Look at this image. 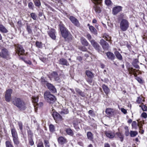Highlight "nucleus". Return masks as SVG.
<instances>
[{
  "mask_svg": "<svg viewBox=\"0 0 147 147\" xmlns=\"http://www.w3.org/2000/svg\"><path fill=\"white\" fill-rule=\"evenodd\" d=\"M6 147H14L11 143V142L9 141H7L5 142Z\"/></svg>",
  "mask_w": 147,
  "mask_h": 147,
  "instance_id": "ea45409f",
  "label": "nucleus"
},
{
  "mask_svg": "<svg viewBox=\"0 0 147 147\" xmlns=\"http://www.w3.org/2000/svg\"><path fill=\"white\" fill-rule=\"evenodd\" d=\"M105 3L107 5H109L111 4V1L110 0H105Z\"/></svg>",
  "mask_w": 147,
  "mask_h": 147,
  "instance_id": "603ef678",
  "label": "nucleus"
},
{
  "mask_svg": "<svg viewBox=\"0 0 147 147\" xmlns=\"http://www.w3.org/2000/svg\"><path fill=\"white\" fill-rule=\"evenodd\" d=\"M129 27V23L128 21L125 19H122L120 22V28L123 31L127 30Z\"/></svg>",
  "mask_w": 147,
  "mask_h": 147,
  "instance_id": "7ed1b4c3",
  "label": "nucleus"
},
{
  "mask_svg": "<svg viewBox=\"0 0 147 147\" xmlns=\"http://www.w3.org/2000/svg\"><path fill=\"white\" fill-rule=\"evenodd\" d=\"M69 19L71 22L75 26H79L80 25V23L78 20L73 16H70Z\"/></svg>",
  "mask_w": 147,
  "mask_h": 147,
  "instance_id": "4468645a",
  "label": "nucleus"
},
{
  "mask_svg": "<svg viewBox=\"0 0 147 147\" xmlns=\"http://www.w3.org/2000/svg\"><path fill=\"white\" fill-rule=\"evenodd\" d=\"M18 125L20 129L21 130H22V123L20 121L18 123Z\"/></svg>",
  "mask_w": 147,
  "mask_h": 147,
  "instance_id": "3c124183",
  "label": "nucleus"
},
{
  "mask_svg": "<svg viewBox=\"0 0 147 147\" xmlns=\"http://www.w3.org/2000/svg\"><path fill=\"white\" fill-rule=\"evenodd\" d=\"M52 78H53L55 81H59L60 80L59 76L57 73L55 71H53L51 74Z\"/></svg>",
  "mask_w": 147,
  "mask_h": 147,
  "instance_id": "f3484780",
  "label": "nucleus"
},
{
  "mask_svg": "<svg viewBox=\"0 0 147 147\" xmlns=\"http://www.w3.org/2000/svg\"><path fill=\"white\" fill-rule=\"evenodd\" d=\"M65 131L67 134L73 136L74 135V133L73 131L70 128H65Z\"/></svg>",
  "mask_w": 147,
  "mask_h": 147,
  "instance_id": "5701e85b",
  "label": "nucleus"
},
{
  "mask_svg": "<svg viewBox=\"0 0 147 147\" xmlns=\"http://www.w3.org/2000/svg\"><path fill=\"white\" fill-rule=\"evenodd\" d=\"M44 95L45 99L50 104L53 103L56 100L55 97L49 91H46Z\"/></svg>",
  "mask_w": 147,
  "mask_h": 147,
  "instance_id": "f03ea898",
  "label": "nucleus"
},
{
  "mask_svg": "<svg viewBox=\"0 0 147 147\" xmlns=\"http://www.w3.org/2000/svg\"><path fill=\"white\" fill-rule=\"evenodd\" d=\"M11 132L13 138L18 137L17 132L15 128L11 129Z\"/></svg>",
  "mask_w": 147,
  "mask_h": 147,
  "instance_id": "2f4dec72",
  "label": "nucleus"
},
{
  "mask_svg": "<svg viewBox=\"0 0 147 147\" xmlns=\"http://www.w3.org/2000/svg\"><path fill=\"white\" fill-rule=\"evenodd\" d=\"M48 88L52 93H56L57 90L56 88L51 83L47 82L46 84Z\"/></svg>",
  "mask_w": 147,
  "mask_h": 147,
  "instance_id": "9b49d317",
  "label": "nucleus"
},
{
  "mask_svg": "<svg viewBox=\"0 0 147 147\" xmlns=\"http://www.w3.org/2000/svg\"><path fill=\"white\" fill-rule=\"evenodd\" d=\"M76 92L80 95L82 97H85V94L83 92H82L81 90L78 88L75 89Z\"/></svg>",
  "mask_w": 147,
  "mask_h": 147,
  "instance_id": "393cba45",
  "label": "nucleus"
},
{
  "mask_svg": "<svg viewBox=\"0 0 147 147\" xmlns=\"http://www.w3.org/2000/svg\"><path fill=\"white\" fill-rule=\"evenodd\" d=\"M121 111L124 114H126L127 113L126 110L125 109L123 108H121Z\"/></svg>",
  "mask_w": 147,
  "mask_h": 147,
  "instance_id": "69168bd1",
  "label": "nucleus"
},
{
  "mask_svg": "<svg viewBox=\"0 0 147 147\" xmlns=\"http://www.w3.org/2000/svg\"><path fill=\"white\" fill-rule=\"evenodd\" d=\"M26 29L28 34H32V31L31 28V26L30 25H27Z\"/></svg>",
  "mask_w": 147,
  "mask_h": 147,
  "instance_id": "4c0bfd02",
  "label": "nucleus"
},
{
  "mask_svg": "<svg viewBox=\"0 0 147 147\" xmlns=\"http://www.w3.org/2000/svg\"><path fill=\"white\" fill-rule=\"evenodd\" d=\"M67 36V38H67L69 40H72V36L70 33L68 34V35Z\"/></svg>",
  "mask_w": 147,
  "mask_h": 147,
  "instance_id": "de8ad7c7",
  "label": "nucleus"
},
{
  "mask_svg": "<svg viewBox=\"0 0 147 147\" xmlns=\"http://www.w3.org/2000/svg\"><path fill=\"white\" fill-rule=\"evenodd\" d=\"M59 62L60 64L62 65H66V66L69 65V64L68 63L67 60L64 58L60 59Z\"/></svg>",
  "mask_w": 147,
  "mask_h": 147,
  "instance_id": "aec40b11",
  "label": "nucleus"
},
{
  "mask_svg": "<svg viewBox=\"0 0 147 147\" xmlns=\"http://www.w3.org/2000/svg\"><path fill=\"white\" fill-rule=\"evenodd\" d=\"M100 43L104 50L107 51L108 50L109 45L104 40L101 39L100 41Z\"/></svg>",
  "mask_w": 147,
  "mask_h": 147,
  "instance_id": "9d476101",
  "label": "nucleus"
},
{
  "mask_svg": "<svg viewBox=\"0 0 147 147\" xmlns=\"http://www.w3.org/2000/svg\"><path fill=\"white\" fill-rule=\"evenodd\" d=\"M55 29H51L48 32V33L50 36L53 39L55 40L56 36L55 35Z\"/></svg>",
  "mask_w": 147,
  "mask_h": 147,
  "instance_id": "2eb2a0df",
  "label": "nucleus"
},
{
  "mask_svg": "<svg viewBox=\"0 0 147 147\" xmlns=\"http://www.w3.org/2000/svg\"><path fill=\"white\" fill-rule=\"evenodd\" d=\"M85 73L88 78H93L94 77V74L89 70H86L85 71Z\"/></svg>",
  "mask_w": 147,
  "mask_h": 147,
  "instance_id": "b1692460",
  "label": "nucleus"
},
{
  "mask_svg": "<svg viewBox=\"0 0 147 147\" xmlns=\"http://www.w3.org/2000/svg\"><path fill=\"white\" fill-rule=\"evenodd\" d=\"M88 114L91 116H93L94 115V111L92 110H90L88 111Z\"/></svg>",
  "mask_w": 147,
  "mask_h": 147,
  "instance_id": "13d9d810",
  "label": "nucleus"
},
{
  "mask_svg": "<svg viewBox=\"0 0 147 147\" xmlns=\"http://www.w3.org/2000/svg\"><path fill=\"white\" fill-rule=\"evenodd\" d=\"M35 5L37 6H39L40 5V1L39 0H34Z\"/></svg>",
  "mask_w": 147,
  "mask_h": 147,
  "instance_id": "49530a36",
  "label": "nucleus"
},
{
  "mask_svg": "<svg viewBox=\"0 0 147 147\" xmlns=\"http://www.w3.org/2000/svg\"><path fill=\"white\" fill-rule=\"evenodd\" d=\"M86 38L89 40L90 41L91 40V39L92 38V37L91 35L89 34H87L86 36Z\"/></svg>",
  "mask_w": 147,
  "mask_h": 147,
  "instance_id": "680f3d73",
  "label": "nucleus"
},
{
  "mask_svg": "<svg viewBox=\"0 0 147 147\" xmlns=\"http://www.w3.org/2000/svg\"><path fill=\"white\" fill-rule=\"evenodd\" d=\"M44 141L45 147H50L49 142L48 140H45Z\"/></svg>",
  "mask_w": 147,
  "mask_h": 147,
  "instance_id": "a18cd8bd",
  "label": "nucleus"
},
{
  "mask_svg": "<svg viewBox=\"0 0 147 147\" xmlns=\"http://www.w3.org/2000/svg\"><path fill=\"white\" fill-rule=\"evenodd\" d=\"M52 115L55 120H61L62 119L61 116L57 112L53 113Z\"/></svg>",
  "mask_w": 147,
  "mask_h": 147,
  "instance_id": "6ab92c4d",
  "label": "nucleus"
},
{
  "mask_svg": "<svg viewBox=\"0 0 147 147\" xmlns=\"http://www.w3.org/2000/svg\"><path fill=\"white\" fill-rule=\"evenodd\" d=\"M29 144L31 146H32L34 144V142L32 138L29 139Z\"/></svg>",
  "mask_w": 147,
  "mask_h": 147,
  "instance_id": "6e6d98bb",
  "label": "nucleus"
},
{
  "mask_svg": "<svg viewBox=\"0 0 147 147\" xmlns=\"http://www.w3.org/2000/svg\"><path fill=\"white\" fill-rule=\"evenodd\" d=\"M141 116L144 118H146L147 117V114L146 113L143 112Z\"/></svg>",
  "mask_w": 147,
  "mask_h": 147,
  "instance_id": "e2e57ef3",
  "label": "nucleus"
},
{
  "mask_svg": "<svg viewBox=\"0 0 147 147\" xmlns=\"http://www.w3.org/2000/svg\"><path fill=\"white\" fill-rule=\"evenodd\" d=\"M58 141L59 143L63 144L66 143V140L63 137L61 136L58 138Z\"/></svg>",
  "mask_w": 147,
  "mask_h": 147,
  "instance_id": "4be33fe9",
  "label": "nucleus"
},
{
  "mask_svg": "<svg viewBox=\"0 0 147 147\" xmlns=\"http://www.w3.org/2000/svg\"><path fill=\"white\" fill-rule=\"evenodd\" d=\"M138 134V132L136 131H131L129 135L131 137H134Z\"/></svg>",
  "mask_w": 147,
  "mask_h": 147,
  "instance_id": "473e14b6",
  "label": "nucleus"
},
{
  "mask_svg": "<svg viewBox=\"0 0 147 147\" xmlns=\"http://www.w3.org/2000/svg\"><path fill=\"white\" fill-rule=\"evenodd\" d=\"M37 147H44L43 143L42 142H40L37 145Z\"/></svg>",
  "mask_w": 147,
  "mask_h": 147,
  "instance_id": "864d4df0",
  "label": "nucleus"
},
{
  "mask_svg": "<svg viewBox=\"0 0 147 147\" xmlns=\"http://www.w3.org/2000/svg\"><path fill=\"white\" fill-rule=\"evenodd\" d=\"M104 133L107 137L110 139L113 138L115 136L114 133L111 131H106Z\"/></svg>",
  "mask_w": 147,
  "mask_h": 147,
  "instance_id": "ddd939ff",
  "label": "nucleus"
},
{
  "mask_svg": "<svg viewBox=\"0 0 147 147\" xmlns=\"http://www.w3.org/2000/svg\"><path fill=\"white\" fill-rule=\"evenodd\" d=\"M90 43L93 47L99 52H101V48L99 44L94 40L90 41Z\"/></svg>",
  "mask_w": 147,
  "mask_h": 147,
  "instance_id": "1a4fd4ad",
  "label": "nucleus"
},
{
  "mask_svg": "<svg viewBox=\"0 0 147 147\" xmlns=\"http://www.w3.org/2000/svg\"><path fill=\"white\" fill-rule=\"evenodd\" d=\"M59 26L62 36L64 38L66 39L67 38V36L69 32L63 24H61Z\"/></svg>",
  "mask_w": 147,
  "mask_h": 147,
  "instance_id": "39448f33",
  "label": "nucleus"
},
{
  "mask_svg": "<svg viewBox=\"0 0 147 147\" xmlns=\"http://www.w3.org/2000/svg\"><path fill=\"white\" fill-rule=\"evenodd\" d=\"M89 29L90 32L93 34L95 35L97 34V32L96 29L92 26H90Z\"/></svg>",
  "mask_w": 147,
  "mask_h": 147,
  "instance_id": "c756f323",
  "label": "nucleus"
},
{
  "mask_svg": "<svg viewBox=\"0 0 147 147\" xmlns=\"http://www.w3.org/2000/svg\"><path fill=\"white\" fill-rule=\"evenodd\" d=\"M92 78H89L87 80V82H88L89 83H91L92 82Z\"/></svg>",
  "mask_w": 147,
  "mask_h": 147,
  "instance_id": "774afa93",
  "label": "nucleus"
},
{
  "mask_svg": "<svg viewBox=\"0 0 147 147\" xmlns=\"http://www.w3.org/2000/svg\"><path fill=\"white\" fill-rule=\"evenodd\" d=\"M81 42L82 44L84 46H88L89 43L86 40L84 37H81L80 38Z\"/></svg>",
  "mask_w": 147,
  "mask_h": 147,
  "instance_id": "412c9836",
  "label": "nucleus"
},
{
  "mask_svg": "<svg viewBox=\"0 0 147 147\" xmlns=\"http://www.w3.org/2000/svg\"><path fill=\"white\" fill-rule=\"evenodd\" d=\"M145 101L144 99H142V97L141 98L140 97H138L137 98V99L136 100V102L138 103H140L142 102H144Z\"/></svg>",
  "mask_w": 147,
  "mask_h": 147,
  "instance_id": "a19ab883",
  "label": "nucleus"
},
{
  "mask_svg": "<svg viewBox=\"0 0 147 147\" xmlns=\"http://www.w3.org/2000/svg\"><path fill=\"white\" fill-rule=\"evenodd\" d=\"M106 54L109 59L111 60H113L115 59V56L113 53L110 52H107L106 53Z\"/></svg>",
  "mask_w": 147,
  "mask_h": 147,
  "instance_id": "a211bd4d",
  "label": "nucleus"
},
{
  "mask_svg": "<svg viewBox=\"0 0 147 147\" xmlns=\"http://www.w3.org/2000/svg\"><path fill=\"white\" fill-rule=\"evenodd\" d=\"M68 113V111L67 109H64L61 111V114H67Z\"/></svg>",
  "mask_w": 147,
  "mask_h": 147,
  "instance_id": "09e8293b",
  "label": "nucleus"
},
{
  "mask_svg": "<svg viewBox=\"0 0 147 147\" xmlns=\"http://www.w3.org/2000/svg\"><path fill=\"white\" fill-rule=\"evenodd\" d=\"M102 87L105 93L106 94H108L109 91V89L108 87L105 84H103Z\"/></svg>",
  "mask_w": 147,
  "mask_h": 147,
  "instance_id": "c85d7f7f",
  "label": "nucleus"
},
{
  "mask_svg": "<svg viewBox=\"0 0 147 147\" xmlns=\"http://www.w3.org/2000/svg\"><path fill=\"white\" fill-rule=\"evenodd\" d=\"M125 134L126 136H128L129 134V130L125 131Z\"/></svg>",
  "mask_w": 147,
  "mask_h": 147,
  "instance_id": "338daca9",
  "label": "nucleus"
},
{
  "mask_svg": "<svg viewBox=\"0 0 147 147\" xmlns=\"http://www.w3.org/2000/svg\"><path fill=\"white\" fill-rule=\"evenodd\" d=\"M92 2L95 4L94 6V10L96 13H100L101 11V10L100 7L96 5L98 4H100L102 0H92Z\"/></svg>",
  "mask_w": 147,
  "mask_h": 147,
  "instance_id": "423d86ee",
  "label": "nucleus"
},
{
  "mask_svg": "<svg viewBox=\"0 0 147 147\" xmlns=\"http://www.w3.org/2000/svg\"><path fill=\"white\" fill-rule=\"evenodd\" d=\"M118 137L120 139L121 142H122L123 140L124 136H123V134L120 132H117L116 134Z\"/></svg>",
  "mask_w": 147,
  "mask_h": 147,
  "instance_id": "72a5a7b5",
  "label": "nucleus"
},
{
  "mask_svg": "<svg viewBox=\"0 0 147 147\" xmlns=\"http://www.w3.org/2000/svg\"><path fill=\"white\" fill-rule=\"evenodd\" d=\"M13 141L15 145H18L20 143L18 137L13 138Z\"/></svg>",
  "mask_w": 147,
  "mask_h": 147,
  "instance_id": "c9c22d12",
  "label": "nucleus"
},
{
  "mask_svg": "<svg viewBox=\"0 0 147 147\" xmlns=\"http://www.w3.org/2000/svg\"><path fill=\"white\" fill-rule=\"evenodd\" d=\"M0 31L2 33H7L8 30L2 24H0Z\"/></svg>",
  "mask_w": 147,
  "mask_h": 147,
  "instance_id": "a878e982",
  "label": "nucleus"
},
{
  "mask_svg": "<svg viewBox=\"0 0 147 147\" xmlns=\"http://www.w3.org/2000/svg\"><path fill=\"white\" fill-rule=\"evenodd\" d=\"M142 109L144 111H146L147 110V107L145 105H144L143 103H142Z\"/></svg>",
  "mask_w": 147,
  "mask_h": 147,
  "instance_id": "8fccbe9b",
  "label": "nucleus"
},
{
  "mask_svg": "<svg viewBox=\"0 0 147 147\" xmlns=\"http://www.w3.org/2000/svg\"><path fill=\"white\" fill-rule=\"evenodd\" d=\"M138 61L137 59H136L133 62L132 64L133 66L136 69L140 68L139 66L137 64V63L138 62Z\"/></svg>",
  "mask_w": 147,
  "mask_h": 147,
  "instance_id": "f704fd0d",
  "label": "nucleus"
},
{
  "mask_svg": "<svg viewBox=\"0 0 147 147\" xmlns=\"http://www.w3.org/2000/svg\"><path fill=\"white\" fill-rule=\"evenodd\" d=\"M13 103L21 110H24L26 108L25 102L20 98H15L12 101Z\"/></svg>",
  "mask_w": 147,
  "mask_h": 147,
  "instance_id": "f257e3e1",
  "label": "nucleus"
},
{
  "mask_svg": "<svg viewBox=\"0 0 147 147\" xmlns=\"http://www.w3.org/2000/svg\"><path fill=\"white\" fill-rule=\"evenodd\" d=\"M122 7L120 6L114 7L113 9V13L114 15H116L122 10Z\"/></svg>",
  "mask_w": 147,
  "mask_h": 147,
  "instance_id": "f8f14e48",
  "label": "nucleus"
},
{
  "mask_svg": "<svg viewBox=\"0 0 147 147\" xmlns=\"http://www.w3.org/2000/svg\"><path fill=\"white\" fill-rule=\"evenodd\" d=\"M80 49L82 51H86L87 50V49L84 47H80Z\"/></svg>",
  "mask_w": 147,
  "mask_h": 147,
  "instance_id": "052dcab7",
  "label": "nucleus"
},
{
  "mask_svg": "<svg viewBox=\"0 0 147 147\" xmlns=\"http://www.w3.org/2000/svg\"><path fill=\"white\" fill-rule=\"evenodd\" d=\"M9 53L7 49L3 48L1 49L0 52V56L3 58L8 59L9 57Z\"/></svg>",
  "mask_w": 147,
  "mask_h": 147,
  "instance_id": "0eeeda50",
  "label": "nucleus"
},
{
  "mask_svg": "<svg viewBox=\"0 0 147 147\" xmlns=\"http://www.w3.org/2000/svg\"><path fill=\"white\" fill-rule=\"evenodd\" d=\"M102 37L104 38L107 41L110 42L111 40V37L107 34H104L102 36Z\"/></svg>",
  "mask_w": 147,
  "mask_h": 147,
  "instance_id": "cd10ccee",
  "label": "nucleus"
},
{
  "mask_svg": "<svg viewBox=\"0 0 147 147\" xmlns=\"http://www.w3.org/2000/svg\"><path fill=\"white\" fill-rule=\"evenodd\" d=\"M106 114L109 116H112L115 113V110L114 109L111 108H107L106 110Z\"/></svg>",
  "mask_w": 147,
  "mask_h": 147,
  "instance_id": "dca6fc26",
  "label": "nucleus"
},
{
  "mask_svg": "<svg viewBox=\"0 0 147 147\" xmlns=\"http://www.w3.org/2000/svg\"><path fill=\"white\" fill-rule=\"evenodd\" d=\"M136 79L138 81V82L140 83H142L143 81L142 79L139 77H136Z\"/></svg>",
  "mask_w": 147,
  "mask_h": 147,
  "instance_id": "5fc2aeb1",
  "label": "nucleus"
},
{
  "mask_svg": "<svg viewBox=\"0 0 147 147\" xmlns=\"http://www.w3.org/2000/svg\"><path fill=\"white\" fill-rule=\"evenodd\" d=\"M139 132L142 134H143L144 132V130L142 129V126H139Z\"/></svg>",
  "mask_w": 147,
  "mask_h": 147,
  "instance_id": "bf43d9fd",
  "label": "nucleus"
},
{
  "mask_svg": "<svg viewBox=\"0 0 147 147\" xmlns=\"http://www.w3.org/2000/svg\"><path fill=\"white\" fill-rule=\"evenodd\" d=\"M87 135L88 139L92 140L93 139V135L91 132L89 131L87 132Z\"/></svg>",
  "mask_w": 147,
  "mask_h": 147,
  "instance_id": "e433bc0d",
  "label": "nucleus"
},
{
  "mask_svg": "<svg viewBox=\"0 0 147 147\" xmlns=\"http://www.w3.org/2000/svg\"><path fill=\"white\" fill-rule=\"evenodd\" d=\"M132 128L135 129H138V126L139 127V124H137L136 121H133L131 124Z\"/></svg>",
  "mask_w": 147,
  "mask_h": 147,
  "instance_id": "7c9ffc66",
  "label": "nucleus"
},
{
  "mask_svg": "<svg viewBox=\"0 0 147 147\" xmlns=\"http://www.w3.org/2000/svg\"><path fill=\"white\" fill-rule=\"evenodd\" d=\"M117 58L119 60H121L122 59V57L120 53L117 51L114 52Z\"/></svg>",
  "mask_w": 147,
  "mask_h": 147,
  "instance_id": "bb28decb",
  "label": "nucleus"
},
{
  "mask_svg": "<svg viewBox=\"0 0 147 147\" xmlns=\"http://www.w3.org/2000/svg\"><path fill=\"white\" fill-rule=\"evenodd\" d=\"M49 129L50 131L51 132H53L55 131V127L52 124H50L49 125Z\"/></svg>",
  "mask_w": 147,
  "mask_h": 147,
  "instance_id": "58836bf2",
  "label": "nucleus"
},
{
  "mask_svg": "<svg viewBox=\"0 0 147 147\" xmlns=\"http://www.w3.org/2000/svg\"><path fill=\"white\" fill-rule=\"evenodd\" d=\"M24 62L27 64H28L29 65H31L32 64L31 62L29 60H24Z\"/></svg>",
  "mask_w": 147,
  "mask_h": 147,
  "instance_id": "0e129e2a",
  "label": "nucleus"
},
{
  "mask_svg": "<svg viewBox=\"0 0 147 147\" xmlns=\"http://www.w3.org/2000/svg\"><path fill=\"white\" fill-rule=\"evenodd\" d=\"M32 101L35 103H37L38 100V96H33L32 98Z\"/></svg>",
  "mask_w": 147,
  "mask_h": 147,
  "instance_id": "c03bdc74",
  "label": "nucleus"
},
{
  "mask_svg": "<svg viewBox=\"0 0 147 147\" xmlns=\"http://www.w3.org/2000/svg\"><path fill=\"white\" fill-rule=\"evenodd\" d=\"M30 16L31 18L34 20H37V16L34 13H30Z\"/></svg>",
  "mask_w": 147,
  "mask_h": 147,
  "instance_id": "37998d69",
  "label": "nucleus"
},
{
  "mask_svg": "<svg viewBox=\"0 0 147 147\" xmlns=\"http://www.w3.org/2000/svg\"><path fill=\"white\" fill-rule=\"evenodd\" d=\"M35 45L38 48H41L42 47V44L38 41H36Z\"/></svg>",
  "mask_w": 147,
  "mask_h": 147,
  "instance_id": "79ce46f5",
  "label": "nucleus"
},
{
  "mask_svg": "<svg viewBox=\"0 0 147 147\" xmlns=\"http://www.w3.org/2000/svg\"><path fill=\"white\" fill-rule=\"evenodd\" d=\"M16 53L19 55H23L25 54V50L23 47L19 44L16 45H15Z\"/></svg>",
  "mask_w": 147,
  "mask_h": 147,
  "instance_id": "20e7f679",
  "label": "nucleus"
},
{
  "mask_svg": "<svg viewBox=\"0 0 147 147\" xmlns=\"http://www.w3.org/2000/svg\"><path fill=\"white\" fill-rule=\"evenodd\" d=\"M136 70L135 69H134L132 67L129 68V73L130 74H132Z\"/></svg>",
  "mask_w": 147,
  "mask_h": 147,
  "instance_id": "4d7b16f0",
  "label": "nucleus"
},
{
  "mask_svg": "<svg viewBox=\"0 0 147 147\" xmlns=\"http://www.w3.org/2000/svg\"><path fill=\"white\" fill-rule=\"evenodd\" d=\"M13 90L11 89L7 90L5 92V100L7 102H10L11 99V94Z\"/></svg>",
  "mask_w": 147,
  "mask_h": 147,
  "instance_id": "6e6552de",
  "label": "nucleus"
}]
</instances>
